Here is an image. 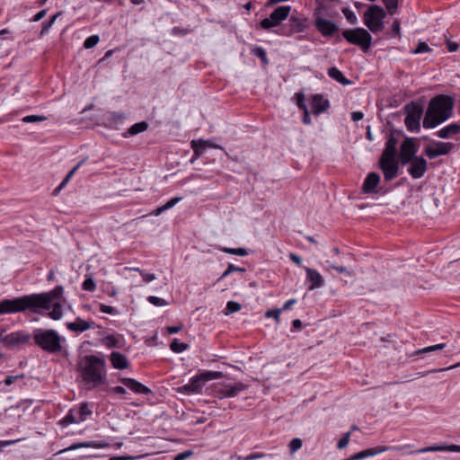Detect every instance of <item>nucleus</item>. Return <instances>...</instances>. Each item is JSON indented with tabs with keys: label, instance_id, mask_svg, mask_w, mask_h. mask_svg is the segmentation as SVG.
Wrapping results in <instances>:
<instances>
[{
	"label": "nucleus",
	"instance_id": "obj_1",
	"mask_svg": "<svg viewBox=\"0 0 460 460\" xmlns=\"http://www.w3.org/2000/svg\"><path fill=\"white\" fill-rule=\"evenodd\" d=\"M62 287H56L53 290L46 293L31 294L14 299H4L0 302V314H11L22 312L27 309L34 313H40L43 310H52L49 316L53 320H59L63 316L61 296Z\"/></svg>",
	"mask_w": 460,
	"mask_h": 460
},
{
	"label": "nucleus",
	"instance_id": "obj_2",
	"mask_svg": "<svg viewBox=\"0 0 460 460\" xmlns=\"http://www.w3.org/2000/svg\"><path fill=\"white\" fill-rule=\"evenodd\" d=\"M81 376L87 389L95 388L105 381V363L100 358L85 356L80 363Z\"/></svg>",
	"mask_w": 460,
	"mask_h": 460
},
{
	"label": "nucleus",
	"instance_id": "obj_3",
	"mask_svg": "<svg viewBox=\"0 0 460 460\" xmlns=\"http://www.w3.org/2000/svg\"><path fill=\"white\" fill-rule=\"evenodd\" d=\"M453 102L449 97L438 96L433 98L429 105L423 119V127L436 128L447 120L452 113Z\"/></svg>",
	"mask_w": 460,
	"mask_h": 460
},
{
	"label": "nucleus",
	"instance_id": "obj_4",
	"mask_svg": "<svg viewBox=\"0 0 460 460\" xmlns=\"http://www.w3.org/2000/svg\"><path fill=\"white\" fill-rule=\"evenodd\" d=\"M33 340L43 350L49 353H58L62 349V337L54 330L36 329L33 332Z\"/></svg>",
	"mask_w": 460,
	"mask_h": 460
},
{
	"label": "nucleus",
	"instance_id": "obj_5",
	"mask_svg": "<svg viewBox=\"0 0 460 460\" xmlns=\"http://www.w3.org/2000/svg\"><path fill=\"white\" fill-rule=\"evenodd\" d=\"M223 376L222 372L205 371L199 375L194 376L190 382L182 386L177 387L175 390L179 394H201L205 384L210 380L218 379Z\"/></svg>",
	"mask_w": 460,
	"mask_h": 460
},
{
	"label": "nucleus",
	"instance_id": "obj_6",
	"mask_svg": "<svg viewBox=\"0 0 460 460\" xmlns=\"http://www.w3.org/2000/svg\"><path fill=\"white\" fill-rule=\"evenodd\" d=\"M385 17V10L379 5H371L364 13V24L373 32L376 33L384 29L383 20Z\"/></svg>",
	"mask_w": 460,
	"mask_h": 460
},
{
	"label": "nucleus",
	"instance_id": "obj_7",
	"mask_svg": "<svg viewBox=\"0 0 460 460\" xmlns=\"http://www.w3.org/2000/svg\"><path fill=\"white\" fill-rule=\"evenodd\" d=\"M342 35L349 43L358 45L364 50H367L370 48L372 37L363 28L345 30L342 32Z\"/></svg>",
	"mask_w": 460,
	"mask_h": 460
},
{
	"label": "nucleus",
	"instance_id": "obj_8",
	"mask_svg": "<svg viewBox=\"0 0 460 460\" xmlns=\"http://www.w3.org/2000/svg\"><path fill=\"white\" fill-rule=\"evenodd\" d=\"M407 116L404 119L405 126L410 131L420 129V120L423 113V109L417 103H411L405 106Z\"/></svg>",
	"mask_w": 460,
	"mask_h": 460
},
{
	"label": "nucleus",
	"instance_id": "obj_9",
	"mask_svg": "<svg viewBox=\"0 0 460 460\" xmlns=\"http://www.w3.org/2000/svg\"><path fill=\"white\" fill-rule=\"evenodd\" d=\"M290 13V6L282 5L276 8L270 17L263 19L261 22V27L264 30H270L273 27H276L280 24L282 21H284Z\"/></svg>",
	"mask_w": 460,
	"mask_h": 460
},
{
	"label": "nucleus",
	"instance_id": "obj_10",
	"mask_svg": "<svg viewBox=\"0 0 460 460\" xmlns=\"http://www.w3.org/2000/svg\"><path fill=\"white\" fill-rule=\"evenodd\" d=\"M91 413L92 411L89 410L88 405L83 403L78 408L71 409L66 416L60 420V424L67 426L73 423H81L84 421Z\"/></svg>",
	"mask_w": 460,
	"mask_h": 460
},
{
	"label": "nucleus",
	"instance_id": "obj_11",
	"mask_svg": "<svg viewBox=\"0 0 460 460\" xmlns=\"http://www.w3.org/2000/svg\"><path fill=\"white\" fill-rule=\"evenodd\" d=\"M418 152V147L416 146L413 139L406 138L400 150V162L402 165L408 164L410 161L416 158V154Z\"/></svg>",
	"mask_w": 460,
	"mask_h": 460
},
{
	"label": "nucleus",
	"instance_id": "obj_12",
	"mask_svg": "<svg viewBox=\"0 0 460 460\" xmlns=\"http://www.w3.org/2000/svg\"><path fill=\"white\" fill-rule=\"evenodd\" d=\"M245 389V385L242 383L234 384H220L217 387V393L219 398L234 397L241 391Z\"/></svg>",
	"mask_w": 460,
	"mask_h": 460
},
{
	"label": "nucleus",
	"instance_id": "obj_13",
	"mask_svg": "<svg viewBox=\"0 0 460 460\" xmlns=\"http://www.w3.org/2000/svg\"><path fill=\"white\" fill-rule=\"evenodd\" d=\"M379 163L385 181H391L397 176L398 165L394 158H380Z\"/></svg>",
	"mask_w": 460,
	"mask_h": 460
},
{
	"label": "nucleus",
	"instance_id": "obj_14",
	"mask_svg": "<svg viewBox=\"0 0 460 460\" xmlns=\"http://www.w3.org/2000/svg\"><path fill=\"white\" fill-rule=\"evenodd\" d=\"M409 164L408 172L414 179L421 178L427 171V161L421 156L412 159Z\"/></svg>",
	"mask_w": 460,
	"mask_h": 460
},
{
	"label": "nucleus",
	"instance_id": "obj_15",
	"mask_svg": "<svg viewBox=\"0 0 460 460\" xmlns=\"http://www.w3.org/2000/svg\"><path fill=\"white\" fill-rule=\"evenodd\" d=\"M452 145L450 143L438 142L432 146L425 148V154L429 158H435L439 155H447L451 150Z\"/></svg>",
	"mask_w": 460,
	"mask_h": 460
},
{
	"label": "nucleus",
	"instance_id": "obj_16",
	"mask_svg": "<svg viewBox=\"0 0 460 460\" xmlns=\"http://www.w3.org/2000/svg\"><path fill=\"white\" fill-rule=\"evenodd\" d=\"M29 334L24 332H14L10 334L2 336L0 341L7 346H15L28 341Z\"/></svg>",
	"mask_w": 460,
	"mask_h": 460
},
{
	"label": "nucleus",
	"instance_id": "obj_17",
	"mask_svg": "<svg viewBox=\"0 0 460 460\" xmlns=\"http://www.w3.org/2000/svg\"><path fill=\"white\" fill-rule=\"evenodd\" d=\"M110 444L106 441H87L83 443H75L71 445L70 447L60 450L58 454H62L66 451L75 450L83 447H92V448H106L109 447Z\"/></svg>",
	"mask_w": 460,
	"mask_h": 460
},
{
	"label": "nucleus",
	"instance_id": "obj_18",
	"mask_svg": "<svg viewBox=\"0 0 460 460\" xmlns=\"http://www.w3.org/2000/svg\"><path fill=\"white\" fill-rule=\"evenodd\" d=\"M315 26L323 36H331L337 31V26L334 22L322 17H318L315 20Z\"/></svg>",
	"mask_w": 460,
	"mask_h": 460
},
{
	"label": "nucleus",
	"instance_id": "obj_19",
	"mask_svg": "<svg viewBox=\"0 0 460 460\" xmlns=\"http://www.w3.org/2000/svg\"><path fill=\"white\" fill-rule=\"evenodd\" d=\"M66 327L72 332H84L89 329H93L94 327V322L76 318L75 322L67 323Z\"/></svg>",
	"mask_w": 460,
	"mask_h": 460
},
{
	"label": "nucleus",
	"instance_id": "obj_20",
	"mask_svg": "<svg viewBox=\"0 0 460 460\" xmlns=\"http://www.w3.org/2000/svg\"><path fill=\"white\" fill-rule=\"evenodd\" d=\"M311 105L313 113L318 115L329 108V101L321 94H315L312 98Z\"/></svg>",
	"mask_w": 460,
	"mask_h": 460
},
{
	"label": "nucleus",
	"instance_id": "obj_21",
	"mask_svg": "<svg viewBox=\"0 0 460 460\" xmlns=\"http://www.w3.org/2000/svg\"><path fill=\"white\" fill-rule=\"evenodd\" d=\"M121 383L133 391L136 394H147L151 393V390L144 385L143 384L139 383L138 381L132 379V378H123L121 380Z\"/></svg>",
	"mask_w": 460,
	"mask_h": 460
},
{
	"label": "nucleus",
	"instance_id": "obj_22",
	"mask_svg": "<svg viewBox=\"0 0 460 460\" xmlns=\"http://www.w3.org/2000/svg\"><path fill=\"white\" fill-rule=\"evenodd\" d=\"M380 182V176L376 172H370L366 177L363 185L362 190L365 193H372L375 191V189Z\"/></svg>",
	"mask_w": 460,
	"mask_h": 460
},
{
	"label": "nucleus",
	"instance_id": "obj_23",
	"mask_svg": "<svg viewBox=\"0 0 460 460\" xmlns=\"http://www.w3.org/2000/svg\"><path fill=\"white\" fill-rule=\"evenodd\" d=\"M305 270L307 279L311 282L310 290L321 288L323 285V279L318 271L308 267H305Z\"/></svg>",
	"mask_w": 460,
	"mask_h": 460
},
{
	"label": "nucleus",
	"instance_id": "obj_24",
	"mask_svg": "<svg viewBox=\"0 0 460 460\" xmlns=\"http://www.w3.org/2000/svg\"><path fill=\"white\" fill-rule=\"evenodd\" d=\"M437 451H452V452H459L460 446L457 445H439V446H432L428 447L420 448L414 453H427V452H437Z\"/></svg>",
	"mask_w": 460,
	"mask_h": 460
},
{
	"label": "nucleus",
	"instance_id": "obj_25",
	"mask_svg": "<svg viewBox=\"0 0 460 460\" xmlns=\"http://www.w3.org/2000/svg\"><path fill=\"white\" fill-rule=\"evenodd\" d=\"M110 358L114 368L125 369L128 367V361L127 358L119 352L113 351L111 354Z\"/></svg>",
	"mask_w": 460,
	"mask_h": 460
},
{
	"label": "nucleus",
	"instance_id": "obj_26",
	"mask_svg": "<svg viewBox=\"0 0 460 460\" xmlns=\"http://www.w3.org/2000/svg\"><path fill=\"white\" fill-rule=\"evenodd\" d=\"M397 141L394 137H391L386 142V146L382 154L381 158H394L396 153Z\"/></svg>",
	"mask_w": 460,
	"mask_h": 460
},
{
	"label": "nucleus",
	"instance_id": "obj_27",
	"mask_svg": "<svg viewBox=\"0 0 460 460\" xmlns=\"http://www.w3.org/2000/svg\"><path fill=\"white\" fill-rule=\"evenodd\" d=\"M328 75L343 85H349L351 84V81L347 79L337 67L329 68Z\"/></svg>",
	"mask_w": 460,
	"mask_h": 460
},
{
	"label": "nucleus",
	"instance_id": "obj_28",
	"mask_svg": "<svg viewBox=\"0 0 460 460\" xmlns=\"http://www.w3.org/2000/svg\"><path fill=\"white\" fill-rule=\"evenodd\" d=\"M460 127L458 125L452 124L438 130L437 132V136L440 138H448L451 136L458 133Z\"/></svg>",
	"mask_w": 460,
	"mask_h": 460
},
{
	"label": "nucleus",
	"instance_id": "obj_29",
	"mask_svg": "<svg viewBox=\"0 0 460 460\" xmlns=\"http://www.w3.org/2000/svg\"><path fill=\"white\" fill-rule=\"evenodd\" d=\"M289 22L293 32H302L306 28L305 21L295 16L290 17Z\"/></svg>",
	"mask_w": 460,
	"mask_h": 460
},
{
	"label": "nucleus",
	"instance_id": "obj_30",
	"mask_svg": "<svg viewBox=\"0 0 460 460\" xmlns=\"http://www.w3.org/2000/svg\"><path fill=\"white\" fill-rule=\"evenodd\" d=\"M181 199V198H172L170 200H168L164 205L155 208L151 214L155 216H159L165 210L174 207Z\"/></svg>",
	"mask_w": 460,
	"mask_h": 460
},
{
	"label": "nucleus",
	"instance_id": "obj_31",
	"mask_svg": "<svg viewBox=\"0 0 460 460\" xmlns=\"http://www.w3.org/2000/svg\"><path fill=\"white\" fill-rule=\"evenodd\" d=\"M147 128L148 124L146 121L137 122L128 128L127 134H125V137H127V135L134 136L142 133L146 131Z\"/></svg>",
	"mask_w": 460,
	"mask_h": 460
},
{
	"label": "nucleus",
	"instance_id": "obj_32",
	"mask_svg": "<svg viewBox=\"0 0 460 460\" xmlns=\"http://www.w3.org/2000/svg\"><path fill=\"white\" fill-rule=\"evenodd\" d=\"M190 146L193 149L195 158L201 156L207 149L206 145H202L201 139L192 140Z\"/></svg>",
	"mask_w": 460,
	"mask_h": 460
},
{
	"label": "nucleus",
	"instance_id": "obj_33",
	"mask_svg": "<svg viewBox=\"0 0 460 460\" xmlns=\"http://www.w3.org/2000/svg\"><path fill=\"white\" fill-rule=\"evenodd\" d=\"M445 346H446V344H444V343L436 344V345H433V346H429V347H426V348H423V349L416 350L414 352V354L415 355H423V354H427V353H429V352H433V351H437V350H441Z\"/></svg>",
	"mask_w": 460,
	"mask_h": 460
},
{
	"label": "nucleus",
	"instance_id": "obj_34",
	"mask_svg": "<svg viewBox=\"0 0 460 460\" xmlns=\"http://www.w3.org/2000/svg\"><path fill=\"white\" fill-rule=\"evenodd\" d=\"M220 250L226 253L234 254L241 257L246 256L248 254V252L245 248L222 247Z\"/></svg>",
	"mask_w": 460,
	"mask_h": 460
},
{
	"label": "nucleus",
	"instance_id": "obj_35",
	"mask_svg": "<svg viewBox=\"0 0 460 460\" xmlns=\"http://www.w3.org/2000/svg\"><path fill=\"white\" fill-rule=\"evenodd\" d=\"M170 348L173 351V352H176V353H181L184 350L187 349L188 348V345L185 344V343H182V342H179V341L177 339H174L171 345H170Z\"/></svg>",
	"mask_w": 460,
	"mask_h": 460
},
{
	"label": "nucleus",
	"instance_id": "obj_36",
	"mask_svg": "<svg viewBox=\"0 0 460 460\" xmlns=\"http://www.w3.org/2000/svg\"><path fill=\"white\" fill-rule=\"evenodd\" d=\"M127 270H132L138 271L139 274L142 276L143 280L146 282H151L156 279L155 274L146 272V271L140 270L139 268H127Z\"/></svg>",
	"mask_w": 460,
	"mask_h": 460
},
{
	"label": "nucleus",
	"instance_id": "obj_37",
	"mask_svg": "<svg viewBox=\"0 0 460 460\" xmlns=\"http://www.w3.org/2000/svg\"><path fill=\"white\" fill-rule=\"evenodd\" d=\"M147 300L150 304L155 305V306H165L168 305L169 303L164 300V298L155 296H149L147 297Z\"/></svg>",
	"mask_w": 460,
	"mask_h": 460
},
{
	"label": "nucleus",
	"instance_id": "obj_38",
	"mask_svg": "<svg viewBox=\"0 0 460 460\" xmlns=\"http://www.w3.org/2000/svg\"><path fill=\"white\" fill-rule=\"evenodd\" d=\"M282 310L280 308H275L271 310H268L265 313V317L267 318H274L276 323H279L280 322V314Z\"/></svg>",
	"mask_w": 460,
	"mask_h": 460
},
{
	"label": "nucleus",
	"instance_id": "obj_39",
	"mask_svg": "<svg viewBox=\"0 0 460 460\" xmlns=\"http://www.w3.org/2000/svg\"><path fill=\"white\" fill-rule=\"evenodd\" d=\"M241 309V305L234 301H229L226 307L225 314H230L238 312Z\"/></svg>",
	"mask_w": 460,
	"mask_h": 460
},
{
	"label": "nucleus",
	"instance_id": "obj_40",
	"mask_svg": "<svg viewBox=\"0 0 460 460\" xmlns=\"http://www.w3.org/2000/svg\"><path fill=\"white\" fill-rule=\"evenodd\" d=\"M252 53L260 58L264 64H268L267 53L261 47H256L252 49Z\"/></svg>",
	"mask_w": 460,
	"mask_h": 460
},
{
	"label": "nucleus",
	"instance_id": "obj_41",
	"mask_svg": "<svg viewBox=\"0 0 460 460\" xmlns=\"http://www.w3.org/2000/svg\"><path fill=\"white\" fill-rule=\"evenodd\" d=\"M60 15H61V13H56L55 15H53L49 21L45 22L42 24V29H41L40 33H41V34H44V33L48 32V31H49V30L50 29V27H51V26L53 25V23L56 22L57 18H58V16H60Z\"/></svg>",
	"mask_w": 460,
	"mask_h": 460
},
{
	"label": "nucleus",
	"instance_id": "obj_42",
	"mask_svg": "<svg viewBox=\"0 0 460 460\" xmlns=\"http://www.w3.org/2000/svg\"><path fill=\"white\" fill-rule=\"evenodd\" d=\"M25 123L41 122L46 120V117L40 115H28L22 119Z\"/></svg>",
	"mask_w": 460,
	"mask_h": 460
},
{
	"label": "nucleus",
	"instance_id": "obj_43",
	"mask_svg": "<svg viewBox=\"0 0 460 460\" xmlns=\"http://www.w3.org/2000/svg\"><path fill=\"white\" fill-rule=\"evenodd\" d=\"M295 98H296V105L298 106V108L301 110V111H305L307 110V106L305 102V95L302 93H296L295 94Z\"/></svg>",
	"mask_w": 460,
	"mask_h": 460
},
{
	"label": "nucleus",
	"instance_id": "obj_44",
	"mask_svg": "<svg viewBox=\"0 0 460 460\" xmlns=\"http://www.w3.org/2000/svg\"><path fill=\"white\" fill-rule=\"evenodd\" d=\"M99 40L100 39H99L98 35H92L84 40V47L85 49H91V48L94 47L99 42Z\"/></svg>",
	"mask_w": 460,
	"mask_h": 460
},
{
	"label": "nucleus",
	"instance_id": "obj_45",
	"mask_svg": "<svg viewBox=\"0 0 460 460\" xmlns=\"http://www.w3.org/2000/svg\"><path fill=\"white\" fill-rule=\"evenodd\" d=\"M302 445H303V442H302V440L300 438H293L289 442L290 453L294 454L295 452L299 450L302 447Z\"/></svg>",
	"mask_w": 460,
	"mask_h": 460
},
{
	"label": "nucleus",
	"instance_id": "obj_46",
	"mask_svg": "<svg viewBox=\"0 0 460 460\" xmlns=\"http://www.w3.org/2000/svg\"><path fill=\"white\" fill-rule=\"evenodd\" d=\"M96 288L94 280L92 278L86 279L83 282V289L86 291H93Z\"/></svg>",
	"mask_w": 460,
	"mask_h": 460
},
{
	"label": "nucleus",
	"instance_id": "obj_47",
	"mask_svg": "<svg viewBox=\"0 0 460 460\" xmlns=\"http://www.w3.org/2000/svg\"><path fill=\"white\" fill-rule=\"evenodd\" d=\"M264 456H265V455H264V454H261V453H255V454H250V455L245 456H236V459H237V460H256V459L262 458V457H264Z\"/></svg>",
	"mask_w": 460,
	"mask_h": 460
},
{
	"label": "nucleus",
	"instance_id": "obj_48",
	"mask_svg": "<svg viewBox=\"0 0 460 460\" xmlns=\"http://www.w3.org/2000/svg\"><path fill=\"white\" fill-rule=\"evenodd\" d=\"M235 271L243 272V271H245V270L243 268L236 267L234 264H229L227 267V270L222 274L220 279H224L226 276H228L230 273L235 272Z\"/></svg>",
	"mask_w": 460,
	"mask_h": 460
},
{
	"label": "nucleus",
	"instance_id": "obj_49",
	"mask_svg": "<svg viewBox=\"0 0 460 460\" xmlns=\"http://www.w3.org/2000/svg\"><path fill=\"white\" fill-rule=\"evenodd\" d=\"M349 439H350V432H347L341 439L340 441L338 442V445H337V447L339 449H343L345 448L349 442Z\"/></svg>",
	"mask_w": 460,
	"mask_h": 460
},
{
	"label": "nucleus",
	"instance_id": "obj_50",
	"mask_svg": "<svg viewBox=\"0 0 460 460\" xmlns=\"http://www.w3.org/2000/svg\"><path fill=\"white\" fill-rule=\"evenodd\" d=\"M342 12H343L345 17L347 18V20L349 22V23H351V24L357 23L358 19H357L356 14L354 13V12H352L349 9H344Z\"/></svg>",
	"mask_w": 460,
	"mask_h": 460
},
{
	"label": "nucleus",
	"instance_id": "obj_51",
	"mask_svg": "<svg viewBox=\"0 0 460 460\" xmlns=\"http://www.w3.org/2000/svg\"><path fill=\"white\" fill-rule=\"evenodd\" d=\"M430 49L425 42H420L417 48L412 51L413 54H420L429 51Z\"/></svg>",
	"mask_w": 460,
	"mask_h": 460
},
{
	"label": "nucleus",
	"instance_id": "obj_52",
	"mask_svg": "<svg viewBox=\"0 0 460 460\" xmlns=\"http://www.w3.org/2000/svg\"><path fill=\"white\" fill-rule=\"evenodd\" d=\"M104 344L109 348H113L117 346L118 340L113 335H109L104 339Z\"/></svg>",
	"mask_w": 460,
	"mask_h": 460
},
{
	"label": "nucleus",
	"instance_id": "obj_53",
	"mask_svg": "<svg viewBox=\"0 0 460 460\" xmlns=\"http://www.w3.org/2000/svg\"><path fill=\"white\" fill-rule=\"evenodd\" d=\"M100 311L102 313L110 314H118V311L114 307L106 305L103 304L100 305Z\"/></svg>",
	"mask_w": 460,
	"mask_h": 460
},
{
	"label": "nucleus",
	"instance_id": "obj_54",
	"mask_svg": "<svg viewBox=\"0 0 460 460\" xmlns=\"http://www.w3.org/2000/svg\"><path fill=\"white\" fill-rule=\"evenodd\" d=\"M385 6L390 13L397 8V0H385Z\"/></svg>",
	"mask_w": 460,
	"mask_h": 460
},
{
	"label": "nucleus",
	"instance_id": "obj_55",
	"mask_svg": "<svg viewBox=\"0 0 460 460\" xmlns=\"http://www.w3.org/2000/svg\"><path fill=\"white\" fill-rule=\"evenodd\" d=\"M192 455H193V452L191 450H187V451L178 454L173 458V460H185V459L189 458L190 456H191Z\"/></svg>",
	"mask_w": 460,
	"mask_h": 460
},
{
	"label": "nucleus",
	"instance_id": "obj_56",
	"mask_svg": "<svg viewBox=\"0 0 460 460\" xmlns=\"http://www.w3.org/2000/svg\"><path fill=\"white\" fill-rule=\"evenodd\" d=\"M201 142L202 145H206L207 148L224 149L221 146L215 144L212 140L201 139Z\"/></svg>",
	"mask_w": 460,
	"mask_h": 460
},
{
	"label": "nucleus",
	"instance_id": "obj_57",
	"mask_svg": "<svg viewBox=\"0 0 460 460\" xmlns=\"http://www.w3.org/2000/svg\"><path fill=\"white\" fill-rule=\"evenodd\" d=\"M138 457L139 456H121L111 457L109 460H134Z\"/></svg>",
	"mask_w": 460,
	"mask_h": 460
},
{
	"label": "nucleus",
	"instance_id": "obj_58",
	"mask_svg": "<svg viewBox=\"0 0 460 460\" xmlns=\"http://www.w3.org/2000/svg\"><path fill=\"white\" fill-rule=\"evenodd\" d=\"M289 258H290V260H291L293 262H295L296 265L301 266V264H302V259H301L298 255H296V254H295V253H290V254H289Z\"/></svg>",
	"mask_w": 460,
	"mask_h": 460
},
{
	"label": "nucleus",
	"instance_id": "obj_59",
	"mask_svg": "<svg viewBox=\"0 0 460 460\" xmlns=\"http://www.w3.org/2000/svg\"><path fill=\"white\" fill-rule=\"evenodd\" d=\"M303 113H304L303 123L305 124V125H310L311 124V118H310V114H309L308 109L304 111Z\"/></svg>",
	"mask_w": 460,
	"mask_h": 460
},
{
	"label": "nucleus",
	"instance_id": "obj_60",
	"mask_svg": "<svg viewBox=\"0 0 460 460\" xmlns=\"http://www.w3.org/2000/svg\"><path fill=\"white\" fill-rule=\"evenodd\" d=\"M181 329H182V325H179V326H169V327H167V332H168L170 334H174V333H177L178 332H180Z\"/></svg>",
	"mask_w": 460,
	"mask_h": 460
},
{
	"label": "nucleus",
	"instance_id": "obj_61",
	"mask_svg": "<svg viewBox=\"0 0 460 460\" xmlns=\"http://www.w3.org/2000/svg\"><path fill=\"white\" fill-rule=\"evenodd\" d=\"M83 164V162H80L79 164H77L68 173L67 175L65 177L66 179H68L70 181V179L72 178V176L75 173V172L78 170V168L81 166V164Z\"/></svg>",
	"mask_w": 460,
	"mask_h": 460
},
{
	"label": "nucleus",
	"instance_id": "obj_62",
	"mask_svg": "<svg viewBox=\"0 0 460 460\" xmlns=\"http://www.w3.org/2000/svg\"><path fill=\"white\" fill-rule=\"evenodd\" d=\"M296 303V299H289L288 300L284 305H283V308L281 309L282 311H286V310H288L290 309V307L295 305Z\"/></svg>",
	"mask_w": 460,
	"mask_h": 460
},
{
	"label": "nucleus",
	"instance_id": "obj_63",
	"mask_svg": "<svg viewBox=\"0 0 460 460\" xmlns=\"http://www.w3.org/2000/svg\"><path fill=\"white\" fill-rule=\"evenodd\" d=\"M351 118L354 121H359L363 119V113L360 111H354L351 114Z\"/></svg>",
	"mask_w": 460,
	"mask_h": 460
},
{
	"label": "nucleus",
	"instance_id": "obj_64",
	"mask_svg": "<svg viewBox=\"0 0 460 460\" xmlns=\"http://www.w3.org/2000/svg\"><path fill=\"white\" fill-rule=\"evenodd\" d=\"M21 376H7L4 380V384L6 385H11L16 379L20 378Z\"/></svg>",
	"mask_w": 460,
	"mask_h": 460
}]
</instances>
